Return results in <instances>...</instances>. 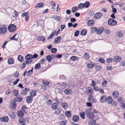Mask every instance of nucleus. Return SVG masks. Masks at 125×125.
Segmentation results:
<instances>
[{"mask_svg":"<svg viewBox=\"0 0 125 125\" xmlns=\"http://www.w3.org/2000/svg\"><path fill=\"white\" fill-rule=\"evenodd\" d=\"M92 110V108H88L86 110L85 112L87 118L91 119L94 118L95 116L94 112L90 111Z\"/></svg>","mask_w":125,"mask_h":125,"instance_id":"1","label":"nucleus"},{"mask_svg":"<svg viewBox=\"0 0 125 125\" xmlns=\"http://www.w3.org/2000/svg\"><path fill=\"white\" fill-rule=\"evenodd\" d=\"M113 99L111 96H108L106 97L105 95L102 96V102H106L109 104H111L112 103Z\"/></svg>","mask_w":125,"mask_h":125,"instance_id":"2","label":"nucleus"},{"mask_svg":"<svg viewBox=\"0 0 125 125\" xmlns=\"http://www.w3.org/2000/svg\"><path fill=\"white\" fill-rule=\"evenodd\" d=\"M32 55L29 54H27L25 56V62L27 65L30 64L32 61Z\"/></svg>","mask_w":125,"mask_h":125,"instance_id":"3","label":"nucleus"},{"mask_svg":"<svg viewBox=\"0 0 125 125\" xmlns=\"http://www.w3.org/2000/svg\"><path fill=\"white\" fill-rule=\"evenodd\" d=\"M8 29L9 31L11 33L17 30V27L16 25L10 24L8 26Z\"/></svg>","mask_w":125,"mask_h":125,"instance_id":"4","label":"nucleus"},{"mask_svg":"<svg viewBox=\"0 0 125 125\" xmlns=\"http://www.w3.org/2000/svg\"><path fill=\"white\" fill-rule=\"evenodd\" d=\"M29 13L28 12L24 11L21 14V16L22 17H25V20L26 22H28L29 20Z\"/></svg>","mask_w":125,"mask_h":125,"instance_id":"5","label":"nucleus"},{"mask_svg":"<svg viewBox=\"0 0 125 125\" xmlns=\"http://www.w3.org/2000/svg\"><path fill=\"white\" fill-rule=\"evenodd\" d=\"M85 93L88 95H92L93 94L92 89L90 87H86L85 88Z\"/></svg>","mask_w":125,"mask_h":125,"instance_id":"6","label":"nucleus"},{"mask_svg":"<svg viewBox=\"0 0 125 125\" xmlns=\"http://www.w3.org/2000/svg\"><path fill=\"white\" fill-rule=\"evenodd\" d=\"M108 23L109 25L113 26L116 25L117 22L113 19H109L108 21Z\"/></svg>","mask_w":125,"mask_h":125,"instance_id":"7","label":"nucleus"},{"mask_svg":"<svg viewBox=\"0 0 125 125\" xmlns=\"http://www.w3.org/2000/svg\"><path fill=\"white\" fill-rule=\"evenodd\" d=\"M6 27L4 25L0 26V33L1 34H5L7 32Z\"/></svg>","mask_w":125,"mask_h":125,"instance_id":"8","label":"nucleus"},{"mask_svg":"<svg viewBox=\"0 0 125 125\" xmlns=\"http://www.w3.org/2000/svg\"><path fill=\"white\" fill-rule=\"evenodd\" d=\"M0 120L1 122L5 123L8 122L9 120V118L7 116H5L0 118Z\"/></svg>","mask_w":125,"mask_h":125,"instance_id":"9","label":"nucleus"},{"mask_svg":"<svg viewBox=\"0 0 125 125\" xmlns=\"http://www.w3.org/2000/svg\"><path fill=\"white\" fill-rule=\"evenodd\" d=\"M88 100L89 102L92 103H95L96 102V100L94 98L92 95H89Z\"/></svg>","mask_w":125,"mask_h":125,"instance_id":"10","label":"nucleus"},{"mask_svg":"<svg viewBox=\"0 0 125 125\" xmlns=\"http://www.w3.org/2000/svg\"><path fill=\"white\" fill-rule=\"evenodd\" d=\"M19 39V34H18L16 33L10 38V40H14L16 41L18 40Z\"/></svg>","mask_w":125,"mask_h":125,"instance_id":"11","label":"nucleus"},{"mask_svg":"<svg viewBox=\"0 0 125 125\" xmlns=\"http://www.w3.org/2000/svg\"><path fill=\"white\" fill-rule=\"evenodd\" d=\"M33 72V68H32L31 70L28 71L27 72L25 71L23 75L24 77L25 76L26 73L27 75H30Z\"/></svg>","mask_w":125,"mask_h":125,"instance_id":"12","label":"nucleus"},{"mask_svg":"<svg viewBox=\"0 0 125 125\" xmlns=\"http://www.w3.org/2000/svg\"><path fill=\"white\" fill-rule=\"evenodd\" d=\"M117 100L121 104H124L125 101L124 98L122 96H120L117 99Z\"/></svg>","mask_w":125,"mask_h":125,"instance_id":"13","label":"nucleus"},{"mask_svg":"<svg viewBox=\"0 0 125 125\" xmlns=\"http://www.w3.org/2000/svg\"><path fill=\"white\" fill-rule=\"evenodd\" d=\"M37 91L35 90H31L30 92V95L32 97L35 96L36 94Z\"/></svg>","mask_w":125,"mask_h":125,"instance_id":"14","label":"nucleus"},{"mask_svg":"<svg viewBox=\"0 0 125 125\" xmlns=\"http://www.w3.org/2000/svg\"><path fill=\"white\" fill-rule=\"evenodd\" d=\"M19 123L22 125L23 124H25L26 120L24 118L21 117L19 120Z\"/></svg>","mask_w":125,"mask_h":125,"instance_id":"15","label":"nucleus"},{"mask_svg":"<svg viewBox=\"0 0 125 125\" xmlns=\"http://www.w3.org/2000/svg\"><path fill=\"white\" fill-rule=\"evenodd\" d=\"M33 100V97L30 95L28 96L26 98V101L28 103H31Z\"/></svg>","mask_w":125,"mask_h":125,"instance_id":"16","label":"nucleus"},{"mask_svg":"<svg viewBox=\"0 0 125 125\" xmlns=\"http://www.w3.org/2000/svg\"><path fill=\"white\" fill-rule=\"evenodd\" d=\"M9 116L11 119H14L16 117L15 114L13 112H10L9 114Z\"/></svg>","mask_w":125,"mask_h":125,"instance_id":"17","label":"nucleus"},{"mask_svg":"<svg viewBox=\"0 0 125 125\" xmlns=\"http://www.w3.org/2000/svg\"><path fill=\"white\" fill-rule=\"evenodd\" d=\"M113 97L115 98H117L119 96V93L117 91H114L112 93Z\"/></svg>","mask_w":125,"mask_h":125,"instance_id":"18","label":"nucleus"},{"mask_svg":"<svg viewBox=\"0 0 125 125\" xmlns=\"http://www.w3.org/2000/svg\"><path fill=\"white\" fill-rule=\"evenodd\" d=\"M79 118V117L78 115H75L73 116L72 120L74 122H77L78 121Z\"/></svg>","mask_w":125,"mask_h":125,"instance_id":"19","label":"nucleus"},{"mask_svg":"<svg viewBox=\"0 0 125 125\" xmlns=\"http://www.w3.org/2000/svg\"><path fill=\"white\" fill-rule=\"evenodd\" d=\"M44 3L43 2H41L36 4L34 6V8H40L43 7Z\"/></svg>","mask_w":125,"mask_h":125,"instance_id":"20","label":"nucleus"},{"mask_svg":"<svg viewBox=\"0 0 125 125\" xmlns=\"http://www.w3.org/2000/svg\"><path fill=\"white\" fill-rule=\"evenodd\" d=\"M94 21L93 20H88L87 25L89 26H92L94 25Z\"/></svg>","mask_w":125,"mask_h":125,"instance_id":"21","label":"nucleus"},{"mask_svg":"<svg viewBox=\"0 0 125 125\" xmlns=\"http://www.w3.org/2000/svg\"><path fill=\"white\" fill-rule=\"evenodd\" d=\"M94 64H93V62H91L89 63H88L87 64V66L89 68L92 69L95 66Z\"/></svg>","mask_w":125,"mask_h":125,"instance_id":"22","label":"nucleus"},{"mask_svg":"<svg viewBox=\"0 0 125 125\" xmlns=\"http://www.w3.org/2000/svg\"><path fill=\"white\" fill-rule=\"evenodd\" d=\"M121 60V58L119 56H115L114 58V61L115 62H118Z\"/></svg>","mask_w":125,"mask_h":125,"instance_id":"23","label":"nucleus"},{"mask_svg":"<svg viewBox=\"0 0 125 125\" xmlns=\"http://www.w3.org/2000/svg\"><path fill=\"white\" fill-rule=\"evenodd\" d=\"M102 16V14L101 13L97 12L94 15V17L95 18L99 19Z\"/></svg>","mask_w":125,"mask_h":125,"instance_id":"24","label":"nucleus"},{"mask_svg":"<svg viewBox=\"0 0 125 125\" xmlns=\"http://www.w3.org/2000/svg\"><path fill=\"white\" fill-rule=\"evenodd\" d=\"M68 123L67 120H64L61 121L59 122V125H66Z\"/></svg>","mask_w":125,"mask_h":125,"instance_id":"25","label":"nucleus"},{"mask_svg":"<svg viewBox=\"0 0 125 125\" xmlns=\"http://www.w3.org/2000/svg\"><path fill=\"white\" fill-rule=\"evenodd\" d=\"M62 106L65 109H67L68 108V105L66 103L63 102L62 104Z\"/></svg>","mask_w":125,"mask_h":125,"instance_id":"26","label":"nucleus"},{"mask_svg":"<svg viewBox=\"0 0 125 125\" xmlns=\"http://www.w3.org/2000/svg\"><path fill=\"white\" fill-rule=\"evenodd\" d=\"M22 110L24 113H26L28 112V108L25 105H23L21 107Z\"/></svg>","mask_w":125,"mask_h":125,"instance_id":"27","label":"nucleus"},{"mask_svg":"<svg viewBox=\"0 0 125 125\" xmlns=\"http://www.w3.org/2000/svg\"><path fill=\"white\" fill-rule=\"evenodd\" d=\"M16 104L15 101L13 102V103L11 104L10 108L11 109L14 110L16 108Z\"/></svg>","mask_w":125,"mask_h":125,"instance_id":"28","label":"nucleus"},{"mask_svg":"<svg viewBox=\"0 0 125 125\" xmlns=\"http://www.w3.org/2000/svg\"><path fill=\"white\" fill-rule=\"evenodd\" d=\"M28 91V89L27 88H25L24 89L22 90L21 92V94L23 96L26 95Z\"/></svg>","mask_w":125,"mask_h":125,"instance_id":"29","label":"nucleus"},{"mask_svg":"<svg viewBox=\"0 0 125 125\" xmlns=\"http://www.w3.org/2000/svg\"><path fill=\"white\" fill-rule=\"evenodd\" d=\"M64 93L66 94H72V91L70 89H66L64 91Z\"/></svg>","mask_w":125,"mask_h":125,"instance_id":"30","label":"nucleus"},{"mask_svg":"<svg viewBox=\"0 0 125 125\" xmlns=\"http://www.w3.org/2000/svg\"><path fill=\"white\" fill-rule=\"evenodd\" d=\"M90 33H95L97 30V28L95 27H91L90 28Z\"/></svg>","mask_w":125,"mask_h":125,"instance_id":"31","label":"nucleus"},{"mask_svg":"<svg viewBox=\"0 0 125 125\" xmlns=\"http://www.w3.org/2000/svg\"><path fill=\"white\" fill-rule=\"evenodd\" d=\"M37 40L39 41H42L43 42H44L45 39V37L43 36H39L37 37Z\"/></svg>","mask_w":125,"mask_h":125,"instance_id":"32","label":"nucleus"},{"mask_svg":"<svg viewBox=\"0 0 125 125\" xmlns=\"http://www.w3.org/2000/svg\"><path fill=\"white\" fill-rule=\"evenodd\" d=\"M22 97L20 96H18L16 97L14 99L15 101H16L18 102H21L22 101Z\"/></svg>","mask_w":125,"mask_h":125,"instance_id":"33","label":"nucleus"},{"mask_svg":"<svg viewBox=\"0 0 125 125\" xmlns=\"http://www.w3.org/2000/svg\"><path fill=\"white\" fill-rule=\"evenodd\" d=\"M56 32V30H55L52 31L50 35L48 38L47 39L49 40L52 39L55 34Z\"/></svg>","mask_w":125,"mask_h":125,"instance_id":"34","label":"nucleus"},{"mask_svg":"<svg viewBox=\"0 0 125 125\" xmlns=\"http://www.w3.org/2000/svg\"><path fill=\"white\" fill-rule=\"evenodd\" d=\"M8 62L9 64H13L14 63V60L12 58H9L8 60Z\"/></svg>","mask_w":125,"mask_h":125,"instance_id":"35","label":"nucleus"},{"mask_svg":"<svg viewBox=\"0 0 125 125\" xmlns=\"http://www.w3.org/2000/svg\"><path fill=\"white\" fill-rule=\"evenodd\" d=\"M104 31L105 33H106L107 34H109L111 33L110 30L108 29H105L104 30V28H102V32L103 31Z\"/></svg>","mask_w":125,"mask_h":125,"instance_id":"36","label":"nucleus"},{"mask_svg":"<svg viewBox=\"0 0 125 125\" xmlns=\"http://www.w3.org/2000/svg\"><path fill=\"white\" fill-rule=\"evenodd\" d=\"M96 121L94 119H91L89 122V125H96Z\"/></svg>","mask_w":125,"mask_h":125,"instance_id":"37","label":"nucleus"},{"mask_svg":"<svg viewBox=\"0 0 125 125\" xmlns=\"http://www.w3.org/2000/svg\"><path fill=\"white\" fill-rule=\"evenodd\" d=\"M107 82L106 80L104 79L103 82L102 83V87L104 88L106 87L107 86Z\"/></svg>","mask_w":125,"mask_h":125,"instance_id":"38","label":"nucleus"},{"mask_svg":"<svg viewBox=\"0 0 125 125\" xmlns=\"http://www.w3.org/2000/svg\"><path fill=\"white\" fill-rule=\"evenodd\" d=\"M17 59L20 62H21L23 61L24 58L22 55H20L18 56Z\"/></svg>","mask_w":125,"mask_h":125,"instance_id":"39","label":"nucleus"},{"mask_svg":"<svg viewBox=\"0 0 125 125\" xmlns=\"http://www.w3.org/2000/svg\"><path fill=\"white\" fill-rule=\"evenodd\" d=\"M17 115L18 117H22L24 115V114L20 110L17 112Z\"/></svg>","mask_w":125,"mask_h":125,"instance_id":"40","label":"nucleus"},{"mask_svg":"<svg viewBox=\"0 0 125 125\" xmlns=\"http://www.w3.org/2000/svg\"><path fill=\"white\" fill-rule=\"evenodd\" d=\"M57 107V104L56 103H53L51 105V108L53 109H56Z\"/></svg>","mask_w":125,"mask_h":125,"instance_id":"41","label":"nucleus"},{"mask_svg":"<svg viewBox=\"0 0 125 125\" xmlns=\"http://www.w3.org/2000/svg\"><path fill=\"white\" fill-rule=\"evenodd\" d=\"M65 115L68 117H70L71 116V114L70 111H66L65 112Z\"/></svg>","mask_w":125,"mask_h":125,"instance_id":"42","label":"nucleus"},{"mask_svg":"<svg viewBox=\"0 0 125 125\" xmlns=\"http://www.w3.org/2000/svg\"><path fill=\"white\" fill-rule=\"evenodd\" d=\"M61 38V37L60 36L57 37L55 39L54 42L56 43H58L60 42Z\"/></svg>","mask_w":125,"mask_h":125,"instance_id":"43","label":"nucleus"},{"mask_svg":"<svg viewBox=\"0 0 125 125\" xmlns=\"http://www.w3.org/2000/svg\"><path fill=\"white\" fill-rule=\"evenodd\" d=\"M42 83L44 85L47 86H48L50 83L49 82L47 81V80H43L42 81Z\"/></svg>","mask_w":125,"mask_h":125,"instance_id":"44","label":"nucleus"},{"mask_svg":"<svg viewBox=\"0 0 125 125\" xmlns=\"http://www.w3.org/2000/svg\"><path fill=\"white\" fill-rule=\"evenodd\" d=\"M87 31L86 29L83 30L81 32V34L82 36H84L86 35Z\"/></svg>","mask_w":125,"mask_h":125,"instance_id":"45","label":"nucleus"},{"mask_svg":"<svg viewBox=\"0 0 125 125\" xmlns=\"http://www.w3.org/2000/svg\"><path fill=\"white\" fill-rule=\"evenodd\" d=\"M117 36L119 37H121L123 35V34L121 31H119L117 32Z\"/></svg>","mask_w":125,"mask_h":125,"instance_id":"46","label":"nucleus"},{"mask_svg":"<svg viewBox=\"0 0 125 125\" xmlns=\"http://www.w3.org/2000/svg\"><path fill=\"white\" fill-rule=\"evenodd\" d=\"M73 61H75L78 60V58L77 57L75 56H73L70 58Z\"/></svg>","mask_w":125,"mask_h":125,"instance_id":"47","label":"nucleus"},{"mask_svg":"<svg viewBox=\"0 0 125 125\" xmlns=\"http://www.w3.org/2000/svg\"><path fill=\"white\" fill-rule=\"evenodd\" d=\"M93 89L94 90L96 91H99L101 93H102V89H100V88L97 86H95L93 87Z\"/></svg>","mask_w":125,"mask_h":125,"instance_id":"48","label":"nucleus"},{"mask_svg":"<svg viewBox=\"0 0 125 125\" xmlns=\"http://www.w3.org/2000/svg\"><path fill=\"white\" fill-rule=\"evenodd\" d=\"M61 111V110L59 109H55V111L54 112V114L58 115L60 114Z\"/></svg>","mask_w":125,"mask_h":125,"instance_id":"49","label":"nucleus"},{"mask_svg":"<svg viewBox=\"0 0 125 125\" xmlns=\"http://www.w3.org/2000/svg\"><path fill=\"white\" fill-rule=\"evenodd\" d=\"M52 59V56L51 55H48L46 57V59L48 62H50Z\"/></svg>","mask_w":125,"mask_h":125,"instance_id":"50","label":"nucleus"},{"mask_svg":"<svg viewBox=\"0 0 125 125\" xmlns=\"http://www.w3.org/2000/svg\"><path fill=\"white\" fill-rule=\"evenodd\" d=\"M83 4V5H84V7H85V8H87L90 5V3L88 1L85 2Z\"/></svg>","mask_w":125,"mask_h":125,"instance_id":"51","label":"nucleus"},{"mask_svg":"<svg viewBox=\"0 0 125 125\" xmlns=\"http://www.w3.org/2000/svg\"><path fill=\"white\" fill-rule=\"evenodd\" d=\"M84 58L86 59H88L90 58V56L87 53H85L83 55Z\"/></svg>","mask_w":125,"mask_h":125,"instance_id":"52","label":"nucleus"},{"mask_svg":"<svg viewBox=\"0 0 125 125\" xmlns=\"http://www.w3.org/2000/svg\"><path fill=\"white\" fill-rule=\"evenodd\" d=\"M13 94L14 96H16L18 94V91L16 89H15L12 91Z\"/></svg>","mask_w":125,"mask_h":125,"instance_id":"53","label":"nucleus"},{"mask_svg":"<svg viewBox=\"0 0 125 125\" xmlns=\"http://www.w3.org/2000/svg\"><path fill=\"white\" fill-rule=\"evenodd\" d=\"M41 66L40 63H38L36 64L34 67V68L35 69H39L41 67Z\"/></svg>","mask_w":125,"mask_h":125,"instance_id":"54","label":"nucleus"},{"mask_svg":"<svg viewBox=\"0 0 125 125\" xmlns=\"http://www.w3.org/2000/svg\"><path fill=\"white\" fill-rule=\"evenodd\" d=\"M113 59L112 58H108L106 61V62L108 63H111L113 62Z\"/></svg>","mask_w":125,"mask_h":125,"instance_id":"55","label":"nucleus"},{"mask_svg":"<svg viewBox=\"0 0 125 125\" xmlns=\"http://www.w3.org/2000/svg\"><path fill=\"white\" fill-rule=\"evenodd\" d=\"M84 6L83 3H81L79 4L78 7L80 9H82L84 7Z\"/></svg>","mask_w":125,"mask_h":125,"instance_id":"56","label":"nucleus"},{"mask_svg":"<svg viewBox=\"0 0 125 125\" xmlns=\"http://www.w3.org/2000/svg\"><path fill=\"white\" fill-rule=\"evenodd\" d=\"M77 10V7L76 6H74L72 8V10L73 12H75Z\"/></svg>","mask_w":125,"mask_h":125,"instance_id":"57","label":"nucleus"},{"mask_svg":"<svg viewBox=\"0 0 125 125\" xmlns=\"http://www.w3.org/2000/svg\"><path fill=\"white\" fill-rule=\"evenodd\" d=\"M79 115H80L82 119H84L85 114L84 112H82V113H80L79 114Z\"/></svg>","mask_w":125,"mask_h":125,"instance_id":"58","label":"nucleus"},{"mask_svg":"<svg viewBox=\"0 0 125 125\" xmlns=\"http://www.w3.org/2000/svg\"><path fill=\"white\" fill-rule=\"evenodd\" d=\"M46 61L45 59L44 58H42L41 59L40 61V64H43Z\"/></svg>","mask_w":125,"mask_h":125,"instance_id":"59","label":"nucleus"},{"mask_svg":"<svg viewBox=\"0 0 125 125\" xmlns=\"http://www.w3.org/2000/svg\"><path fill=\"white\" fill-rule=\"evenodd\" d=\"M66 86V84L65 83H63L61 85V88L62 89H64Z\"/></svg>","mask_w":125,"mask_h":125,"instance_id":"60","label":"nucleus"},{"mask_svg":"<svg viewBox=\"0 0 125 125\" xmlns=\"http://www.w3.org/2000/svg\"><path fill=\"white\" fill-rule=\"evenodd\" d=\"M20 79L19 78H17L16 80L13 82V84L14 85H16L20 81Z\"/></svg>","mask_w":125,"mask_h":125,"instance_id":"61","label":"nucleus"},{"mask_svg":"<svg viewBox=\"0 0 125 125\" xmlns=\"http://www.w3.org/2000/svg\"><path fill=\"white\" fill-rule=\"evenodd\" d=\"M96 32L97 34H100L102 32V30L101 28L97 29L96 31Z\"/></svg>","mask_w":125,"mask_h":125,"instance_id":"62","label":"nucleus"},{"mask_svg":"<svg viewBox=\"0 0 125 125\" xmlns=\"http://www.w3.org/2000/svg\"><path fill=\"white\" fill-rule=\"evenodd\" d=\"M57 51V49L55 48H53L51 49V52L52 53H55Z\"/></svg>","mask_w":125,"mask_h":125,"instance_id":"63","label":"nucleus"},{"mask_svg":"<svg viewBox=\"0 0 125 125\" xmlns=\"http://www.w3.org/2000/svg\"><path fill=\"white\" fill-rule=\"evenodd\" d=\"M19 75V72H16L14 74L13 76L15 77H18V76Z\"/></svg>","mask_w":125,"mask_h":125,"instance_id":"64","label":"nucleus"}]
</instances>
